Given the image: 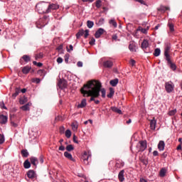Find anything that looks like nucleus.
<instances>
[{
	"mask_svg": "<svg viewBox=\"0 0 182 182\" xmlns=\"http://www.w3.org/2000/svg\"><path fill=\"white\" fill-rule=\"evenodd\" d=\"M80 92L84 97H90L89 102H95V105L100 103V100H96L102 93V97H106V90L102 88V83L96 80L88 81L87 84L84 85L81 88Z\"/></svg>",
	"mask_w": 182,
	"mask_h": 182,
	"instance_id": "nucleus-1",
	"label": "nucleus"
},
{
	"mask_svg": "<svg viewBox=\"0 0 182 182\" xmlns=\"http://www.w3.org/2000/svg\"><path fill=\"white\" fill-rule=\"evenodd\" d=\"M136 149H138V153L144 151L147 149V141H140L136 145Z\"/></svg>",
	"mask_w": 182,
	"mask_h": 182,
	"instance_id": "nucleus-2",
	"label": "nucleus"
},
{
	"mask_svg": "<svg viewBox=\"0 0 182 182\" xmlns=\"http://www.w3.org/2000/svg\"><path fill=\"white\" fill-rule=\"evenodd\" d=\"M56 9H59V5L51 4L48 6L46 11H43V14H50L52 11H55Z\"/></svg>",
	"mask_w": 182,
	"mask_h": 182,
	"instance_id": "nucleus-3",
	"label": "nucleus"
},
{
	"mask_svg": "<svg viewBox=\"0 0 182 182\" xmlns=\"http://www.w3.org/2000/svg\"><path fill=\"white\" fill-rule=\"evenodd\" d=\"M165 88H166L167 93H171V92H173V90H174V85L173 84V82L169 81L168 82H166Z\"/></svg>",
	"mask_w": 182,
	"mask_h": 182,
	"instance_id": "nucleus-4",
	"label": "nucleus"
},
{
	"mask_svg": "<svg viewBox=\"0 0 182 182\" xmlns=\"http://www.w3.org/2000/svg\"><path fill=\"white\" fill-rule=\"evenodd\" d=\"M48 18H49V16H44L42 19H40L38 22L37 28H43V26H45L48 23V22L45 21L43 23H41V22H43V21H46Z\"/></svg>",
	"mask_w": 182,
	"mask_h": 182,
	"instance_id": "nucleus-5",
	"label": "nucleus"
},
{
	"mask_svg": "<svg viewBox=\"0 0 182 182\" xmlns=\"http://www.w3.org/2000/svg\"><path fill=\"white\" fill-rule=\"evenodd\" d=\"M170 49H171V46L169 43L166 44L165 50H164V56L166 59L170 58V55L168 54L170 52Z\"/></svg>",
	"mask_w": 182,
	"mask_h": 182,
	"instance_id": "nucleus-6",
	"label": "nucleus"
},
{
	"mask_svg": "<svg viewBox=\"0 0 182 182\" xmlns=\"http://www.w3.org/2000/svg\"><path fill=\"white\" fill-rule=\"evenodd\" d=\"M166 60L171 70H176L177 69V65H176L174 63L171 62L170 58H166Z\"/></svg>",
	"mask_w": 182,
	"mask_h": 182,
	"instance_id": "nucleus-7",
	"label": "nucleus"
},
{
	"mask_svg": "<svg viewBox=\"0 0 182 182\" xmlns=\"http://www.w3.org/2000/svg\"><path fill=\"white\" fill-rule=\"evenodd\" d=\"M22 59H23V60H22ZM23 60H24V62H26V63L31 62V56H29L28 55H23L21 59L20 60L21 65H23Z\"/></svg>",
	"mask_w": 182,
	"mask_h": 182,
	"instance_id": "nucleus-8",
	"label": "nucleus"
},
{
	"mask_svg": "<svg viewBox=\"0 0 182 182\" xmlns=\"http://www.w3.org/2000/svg\"><path fill=\"white\" fill-rule=\"evenodd\" d=\"M68 86V82L65 80H60L58 82V87L60 89H65Z\"/></svg>",
	"mask_w": 182,
	"mask_h": 182,
	"instance_id": "nucleus-9",
	"label": "nucleus"
},
{
	"mask_svg": "<svg viewBox=\"0 0 182 182\" xmlns=\"http://www.w3.org/2000/svg\"><path fill=\"white\" fill-rule=\"evenodd\" d=\"M8 123V116L0 114V124H6Z\"/></svg>",
	"mask_w": 182,
	"mask_h": 182,
	"instance_id": "nucleus-10",
	"label": "nucleus"
},
{
	"mask_svg": "<svg viewBox=\"0 0 182 182\" xmlns=\"http://www.w3.org/2000/svg\"><path fill=\"white\" fill-rule=\"evenodd\" d=\"M103 33H105V29L103 28H99L95 34V36L97 39H99V38H100V36H102V35H103Z\"/></svg>",
	"mask_w": 182,
	"mask_h": 182,
	"instance_id": "nucleus-11",
	"label": "nucleus"
},
{
	"mask_svg": "<svg viewBox=\"0 0 182 182\" xmlns=\"http://www.w3.org/2000/svg\"><path fill=\"white\" fill-rule=\"evenodd\" d=\"M103 66L108 69H110L113 66V62H112L111 60H106L103 63Z\"/></svg>",
	"mask_w": 182,
	"mask_h": 182,
	"instance_id": "nucleus-12",
	"label": "nucleus"
},
{
	"mask_svg": "<svg viewBox=\"0 0 182 182\" xmlns=\"http://www.w3.org/2000/svg\"><path fill=\"white\" fill-rule=\"evenodd\" d=\"M36 176V173H35V171L29 170L27 172V177H28V178H35Z\"/></svg>",
	"mask_w": 182,
	"mask_h": 182,
	"instance_id": "nucleus-13",
	"label": "nucleus"
},
{
	"mask_svg": "<svg viewBox=\"0 0 182 182\" xmlns=\"http://www.w3.org/2000/svg\"><path fill=\"white\" fill-rule=\"evenodd\" d=\"M156 124H157V121L154 118L150 120V129L151 130H156Z\"/></svg>",
	"mask_w": 182,
	"mask_h": 182,
	"instance_id": "nucleus-14",
	"label": "nucleus"
},
{
	"mask_svg": "<svg viewBox=\"0 0 182 182\" xmlns=\"http://www.w3.org/2000/svg\"><path fill=\"white\" fill-rule=\"evenodd\" d=\"M118 178L121 182L124 181V170L120 171V172L118 174Z\"/></svg>",
	"mask_w": 182,
	"mask_h": 182,
	"instance_id": "nucleus-15",
	"label": "nucleus"
},
{
	"mask_svg": "<svg viewBox=\"0 0 182 182\" xmlns=\"http://www.w3.org/2000/svg\"><path fill=\"white\" fill-rule=\"evenodd\" d=\"M129 49L131 52H136V43L130 42Z\"/></svg>",
	"mask_w": 182,
	"mask_h": 182,
	"instance_id": "nucleus-16",
	"label": "nucleus"
},
{
	"mask_svg": "<svg viewBox=\"0 0 182 182\" xmlns=\"http://www.w3.org/2000/svg\"><path fill=\"white\" fill-rule=\"evenodd\" d=\"M87 103L86 102V99H82L80 104L77 105L78 109H83V107H86Z\"/></svg>",
	"mask_w": 182,
	"mask_h": 182,
	"instance_id": "nucleus-17",
	"label": "nucleus"
},
{
	"mask_svg": "<svg viewBox=\"0 0 182 182\" xmlns=\"http://www.w3.org/2000/svg\"><path fill=\"white\" fill-rule=\"evenodd\" d=\"M64 156L68 160H70L71 161H75V159H73V156H72L70 153L68 151L64 152Z\"/></svg>",
	"mask_w": 182,
	"mask_h": 182,
	"instance_id": "nucleus-18",
	"label": "nucleus"
},
{
	"mask_svg": "<svg viewBox=\"0 0 182 182\" xmlns=\"http://www.w3.org/2000/svg\"><path fill=\"white\" fill-rule=\"evenodd\" d=\"M141 49H143L144 50L145 49H147V48H149V41L147 40H144L143 42L141 43Z\"/></svg>",
	"mask_w": 182,
	"mask_h": 182,
	"instance_id": "nucleus-19",
	"label": "nucleus"
},
{
	"mask_svg": "<svg viewBox=\"0 0 182 182\" xmlns=\"http://www.w3.org/2000/svg\"><path fill=\"white\" fill-rule=\"evenodd\" d=\"M165 146H166V144L164 143V141H160L158 144L159 150H160V151H163V150H164Z\"/></svg>",
	"mask_w": 182,
	"mask_h": 182,
	"instance_id": "nucleus-20",
	"label": "nucleus"
},
{
	"mask_svg": "<svg viewBox=\"0 0 182 182\" xmlns=\"http://www.w3.org/2000/svg\"><path fill=\"white\" fill-rule=\"evenodd\" d=\"M139 161L144 164V166H147V164H149V160L143 156H139Z\"/></svg>",
	"mask_w": 182,
	"mask_h": 182,
	"instance_id": "nucleus-21",
	"label": "nucleus"
},
{
	"mask_svg": "<svg viewBox=\"0 0 182 182\" xmlns=\"http://www.w3.org/2000/svg\"><path fill=\"white\" fill-rule=\"evenodd\" d=\"M89 157H90V155L87 154V152L85 151L83 155H82V160L85 161V163L87 162V160H89ZM89 163L87 162V164Z\"/></svg>",
	"mask_w": 182,
	"mask_h": 182,
	"instance_id": "nucleus-22",
	"label": "nucleus"
},
{
	"mask_svg": "<svg viewBox=\"0 0 182 182\" xmlns=\"http://www.w3.org/2000/svg\"><path fill=\"white\" fill-rule=\"evenodd\" d=\"M31 68L28 65L27 66H25L24 68H23L22 69V73L24 74V75H28V72H31Z\"/></svg>",
	"mask_w": 182,
	"mask_h": 182,
	"instance_id": "nucleus-23",
	"label": "nucleus"
},
{
	"mask_svg": "<svg viewBox=\"0 0 182 182\" xmlns=\"http://www.w3.org/2000/svg\"><path fill=\"white\" fill-rule=\"evenodd\" d=\"M83 35H85V30H83V28H81L76 34L77 39H79V38H80V36H83Z\"/></svg>",
	"mask_w": 182,
	"mask_h": 182,
	"instance_id": "nucleus-24",
	"label": "nucleus"
},
{
	"mask_svg": "<svg viewBox=\"0 0 182 182\" xmlns=\"http://www.w3.org/2000/svg\"><path fill=\"white\" fill-rule=\"evenodd\" d=\"M111 110L114 112V113H117L118 114H122V111L120 109L117 108V107H111Z\"/></svg>",
	"mask_w": 182,
	"mask_h": 182,
	"instance_id": "nucleus-25",
	"label": "nucleus"
},
{
	"mask_svg": "<svg viewBox=\"0 0 182 182\" xmlns=\"http://www.w3.org/2000/svg\"><path fill=\"white\" fill-rule=\"evenodd\" d=\"M114 95V89L112 87H109V93L107 95L109 99H112L113 96Z\"/></svg>",
	"mask_w": 182,
	"mask_h": 182,
	"instance_id": "nucleus-26",
	"label": "nucleus"
},
{
	"mask_svg": "<svg viewBox=\"0 0 182 182\" xmlns=\"http://www.w3.org/2000/svg\"><path fill=\"white\" fill-rule=\"evenodd\" d=\"M30 161L31 164H33L35 167H36V164L38 163V158L32 156L30 158Z\"/></svg>",
	"mask_w": 182,
	"mask_h": 182,
	"instance_id": "nucleus-27",
	"label": "nucleus"
},
{
	"mask_svg": "<svg viewBox=\"0 0 182 182\" xmlns=\"http://www.w3.org/2000/svg\"><path fill=\"white\" fill-rule=\"evenodd\" d=\"M158 11H159L160 12H166V11H170V7H167V6H161Z\"/></svg>",
	"mask_w": 182,
	"mask_h": 182,
	"instance_id": "nucleus-28",
	"label": "nucleus"
},
{
	"mask_svg": "<svg viewBox=\"0 0 182 182\" xmlns=\"http://www.w3.org/2000/svg\"><path fill=\"white\" fill-rule=\"evenodd\" d=\"M117 83H119V79L112 80L109 82V84L111 85V86H113V87L117 86Z\"/></svg>",
	"mask_w": 182,
	"mask_h": 182,
	"instance_id": "nucleus-29",
	"label": "nucleus"
},
{
	"mask_svg": "<svg viewBox=\"0 0 182 182\" xmlns=\"http://www.w3.org/2000/svg\"><path fill=\"white\" fill-rule=\"evenodd\" d=\"M94 25H95V23L93 21H92L90 20H88L87 21V28H89V29H92V28H93Z\"/></svg>",
	"mask_w": 182,
	"mask_h": 182,
	"instance_id": "nucleus-30",
	"label": "nucleus"
},
{
	"mask_svg": "<svg viewBox=\"0 0 182 182\" xmlns=\"http://www.w3.org/2000/svg\"><path fill=\"white\" fill-rule=\"evenodd\" d=\"M21 156L23 157H28V156H29V152H28V150H26V149H22L21 150Z\"/></svg>",
	"mask_w": 182,
	"mask_h": 182,
	"instance_id": "nucleus-31",
	"label": "nucleus"
},
{
	"mask_svg": "<svg viewBox=\"0 0 182 182\" xmlns=\"http://www.w3.org/2000/svg\"><path fill=\"white\" fill-rule=\"evenodd\" d=\"M168 26L169 28V31L171 33H173V32H174V24H173L172 23L168 22Z\"/></svg>",
	"mask_w": 182,
	"mask_h": 182,
	"instance_id": "nucleus-32",
	"label": "nucleus"
},
{
	"mask_svg": "<svg viewBox=\"0 0 182 182\" xmlns=\"http://www.w3.org/2000/svg\"><path fill=\"white\" fill-rule=\"evenodd\" d=\"M19 93H21V90H19V88H16L15 92L12 95L13 99H15Z\"/></svg>",
	"mask_w": 182,
	"mask_h": 182,
	"instance_id": "nucleus-33",
	"label": "nucleus"
},
{
	"mask_svg": "<svg viewBox=\"0 0 182 182\" xmlns=\"http://www.w3.org/2000/svg\"><path fill=\"white\" fill-rule=\"evenodd\" d=\"M24 168H31V162L28 160H26L23 163Z\"/></svg>",
	"mask_w": 182,
	"mask_h": 182,
	"instance_id": "nucleus-34",
	"label": "nucleus"
},
{
	"mask_svg": "<svg viewBox=\"0 0 182 182\" xmlns=\"http://www.w3.org/2000/svg\"><path fill=\"white\" fill-rule=\"evenodd\" d=\"M29 106H31L30 103H27L25 105L22 106L21 109L23 110L24 112H26V110H29Z\"/></svg>",
	"mask_w": 182,
	"mask_h": 182,
	"instance_id": "nucleus-35",
	"label": "nucleus"
},
{
	"mask_svg": "<svg viewBox=\"0 0 182 182\" xmlns=\"http://www.w3.org/2000/svg\"><path fill=\"white\" fill-rule=\"evenodd\" d=\"M160 53H161L160 48H156L154 52V56H160Z\"/></svg>",
	"mask_w": 182,
	"mask_h": 182,
	"instance_id": "nucleus-36",
	"label": "nucleus"
},
{
	"mask_svg": "<svg viewBox=\"0 0 182 182\" xmlns=\"http://www.w3.org/2000/svg\"><path fill=\"white\" fill-rule=\"evenodd\" d=\"M26 102H28V98L25 97L20 98V100H19L20 105H25V103H26Z\"/></svg>",
	"mask_w": 182,
	"mask_h": 182,
	"instance_id": "nucleus-37",
	"label": "nucleus"
},
{
	"mask_svg": "<svg viewBox=\"0 0 182 182\" xmlns=\"http://www.w3.org/2000/svg\"><path fill=\"white\" fill-rule=\"evenodd\" d=\"M65 149H66L67 151H72L75 150V147H73V145H72V144L68 145Z\"/></svg>",
	"mask_w": 182,
	"mask_h": 182,
	"instance_id": "nucleus-38",
	"label": "nucleus"
},
{
	"mask_svg": "<svg viewBox=\"0 0 182 182\" xmlns=\"http://www.w3.org/2000/svg\"><path fill=\"white\" fill-rule=\"evenodd\" d=\"M71 136H72V132H70V129H67L65 131V137H67V139H70Z\"/></svg>",
	"mask_w": 182,
	"mask_h": 182,
	"instance_id": "nucleus-39",
	"label": "nucleus"
},
{
	"mask_svg": "<svg viewBox=\"0 0 182 182\" xmlns=\"http://www.w3.org/2000/svg\"><path fill=\"white\" fill-rule=\"evenodd\" d=\"M42 58H43V53H40L39 54H36L35 55L36 60H38V59H42Z\"/></svg>",
	"mask_w": 182,
	"mask_h": 182,
	"instance_id": "nucleus-40",
	"label": "nucleus"
},
{
	"mask_svg": "<svg viewBox=\"0 0 182 182\" xmlns=\"http://www.w3.org/2000/svg\"><path fill=\"white\" fill-rule=\"evenodd\" d=\"M166 171L164 168L161 169L160 172H159V175L161 177H164V176H166Z\"/></svg>",
	"mask_w": 182,
	"mask_h": 182,
	"instance_id": "nucleus-41",
	"label": "nucleus"
},
{
	"mask_svg": "<svg viewBox=\"0 0 182 182\" xmlns=\"http://www.w3.org/2000/svg\"><path fill=\"white\" fill-rule=\"evenodd\" d=\"M109 23H110V25H112V26H114V28H117V23L116 22V21H114L113 19L110 20Z\"/></svg>",
	"mask_w": 182,
	"mask_h": 182,
	"instance_id": "nucleus-42",
	"label": "nucleus"
},
{
	"mask_svg": "<svg viewBox=\"0 0 182 182\" xmlns=\"http://www.w3.org/2000/svg\"><path fill=\"white\" fill-rule=\"evenodd\" d=\"M5 142V136L3 134H0V144H4Z\"/></svg>",
	"mask_w": 182,
	"mask_h": 182,
	"instance_id": "nucleus-43",
	"label": "nucleus"
},
{
	"mask_svg": "<svg viewBox=\"0 0 182 182\" xmlns=\"http://www.w3.org/2000/svg\"><path fill=\"white\" fill-rule=\"evenodd\" d=\"M137 31H140L142 33H147V29L143 28L141 27H139V29Z\"/></svg>",
	"mask_w": 182,
	"mask_h": 182,
	"instance_id": "nucleus-44",
	"label": "nucleus"
},
{
	"mask_svg": "<svg viewBox=\"0 0 182 182\" xmlns=\"http://www.w3.org/2000/svg\"><path fill=\"white\" fill-rule=\"evenodd\" d=\"M177 113V109L171 110L168 112L169 116H174V114Z\"/></svg>",
	"mask_w": 182,
	"mask_h": 182,
	"instance_id": "nucleus-45",
	"label": "nucleus"
},
{
	"mask_svg": "<svg viewBox=\"0 0 182 182\" xmlns=\"http://www.w3.org/2000/svg\"><path fill=\"white\" fill-rule=\"evenodd\" d=\"M95 42H96V40L95 39V38L92 37L91 38V40L90 41L89 43H90V45L93 46V45H95Z\"/></svg>",
	"mask_w": 182,
	"mask_h": 182,
	"instance_id": "nucleus-46",
	"label": "nucleus"
},
{
	"mask_svg": "<svg viewBox=\"0 0 182 182\" xmlns=\"http://www.w3.org/2000/svg\"><path fill=\"white\" fill-rule=\"evenodd\" d=\"M95 5L97 8H100V6H102V1L100 0L97 1Z\"/></svg>",
	"mask_w": 182,
	"mask_h": 182,
	"instance_id": "nucleus-47",
	"label": "nucleus"
},
{
	"mask_svg": "<svg viewBox=\"0 0 182 182\" xmlns=\"http://www.w3.org/2000/svg\"><path fill=\"white\" fill-rule=\"evenodd\" d=\"M84 38L86 39V38H87L88 36H89V30H85V31H84Z\"/></svg>",
	"mask_w": 182,
	"mask_h": 182,
	"instance_id": "nucleus-48",
	"label": "nucleus"
},
{
	"mask_svg": "<svg viewBox=\"0 0 182 182\" xmlns=\"http://www.w3.org/2000/svg\"><path fill=\"white\" fill-rule=\"evenodd\" d=\"M60 134H65V127H60Z\"/></svg>",
	"mask_w": 182,
	"mask_h": 182,
	"instance_id": "nucleus-49",
	"label": "nucleus"
},
{
	"mask_svg": "<svg viewBox=\"0 0 182 182\" xmlns=\"http://www.w3.org/2000/svg\"><path fill=\"white\" fill-rule=\"evenodd\" d=\"M73 141L74 143H76L77 144H79V141H77V136H76V135H73Z\"/></svg>",
	"mask_w": 182,
	"mask_h": 182,
	"instance_id": "nucleus-50",
	"label": "nucleus"
},
{
	"mask_svg": "<svg viewBox=\"0 0 182 182\" xmlns=\"http://www.w3.org/2000/svg\"><path fill=\"white\" fill-rule=\"evenodd\" d=\"M0 107H1V109H6V107L5 106V103H4V102H0Z\"/></svg>",
	"mask_w": 182,
	"mask_h": 182,
	"instance_id": "nucleus-51",
	"label": "nucleus"
},
{
	"mask_svg": "<svg viewBox=\"0 0 182 182\" xmlns=\"http://www.w3.org/2000/svg\"><path fill=\"white\" fill-rule=\"evenodd\" d=\"M77 66L78 68H82V66H83V63H82L81 61H78V62L77 63Z\"/></svg>",
	"mask_w": 182,
	"mask_h": 182,
	"instance_id": "nucleus-52",
	"label": "nucleus"
},
{
	"mask_svg": "<svg viewBox=\"0 0 182 182\" xmlns=\"http://www.w3.org/2000/svg\"><path fill=\"white\" fill-rule=\"evenodd\" d=\"M33 82H36V83H41V79L34 78V79H33Z\"/></svg>",
	"mask_w": 182,
	"mask_h": 182,
	"instance_id": "nucleus-53",
	"label": "nucleus"
},
{
	"mask_svg": "<svg viewBox=\"0 0 182 182\" xmlns=\"http://www.w3.org/2000/svg\"><path fill=\"white\" fill-rule=\"evenodd\" d=\"M36 8L37 9H41V8H43V5H42L41 4H36Z\"/></svg>",
	"mask_w": 182,
	"mask_h": 182,
	"instance_id": "nucleus-54",
	"label": "nucleus"
},
{
	"mask_svg": "<svg viewBox=\"0 0 182 182\" xmlns=\"http://www.w3.org/2000/svg\"><path fill=\"white\" fill-rule=\"evenodd\" d=\"M57 62L58 63H62V62H63V59L62 58L59 57L57 58Z\"/></svg>",
	"mask_w": 182,
	"mask_h": 182,
	"instance_id": "nucleus-55",
	"label": "nucleus"
},
{
	"mask_svg": "<svg viewBox=\"0 0 182 182\" xmlns=\"http://www.w3.org/2000/svg\"><path fill=\"white\" fill-rule=\"evenodd\" d=\"M58 150H60V151H65V147L63 146V145H60Z\"/></svg>",
	"mask_w": 182,
	"mask_h": 182,
	"instance_id": "nucleus-56",
	"label": "nucleus"
},
{
	"mask_svg": "<svg viewBox=\"0 0 182 182\" xmlns=\"http://www.w3.org/2000/svg\"><path fill=\"white\" fill-rule=\"evenodd\" d=\"M62 49H63V45L62 44L57 48V50H62Z\"/></svg>",
	"mask_w": 182,
	"mask_h": 182,
	"instance_id": "nucleus-57",
	"label": "nucleus"
},
{
	"mask_svg": "<svg viewBox=\"0 0 182 182\" xmlns=\"http://www.w3.org/2000/svg\"><path fill=\"white\" fill-rule=\"evenodd\" d=\"M137 2H139V4H141L142 5H146V2L143 0H137Z\"/></svg>",
	"mask_w": 182,
	"mask_h": 182,
	"instance_id": "nucleus-58",
	"label": "nucleus"
},
{
	"mask_svg": "<svg viewBox=\"0 0 182 182\" xmlns=\"http://www.w3.org/2000/svg\"><path fill=\"white\" fill-rule=\"evenodd\" d=\"M153 156H159V151H154V152H153Z\"/></svg>",
	"mask_w": 182,
	"mask_h": 182,
	"instance_id": "nucleus-59",
	"label": "nucleus"
},
{
	"mask_svg": "<svg viewBox=\"0 0 182 182\" xmlns=\"http://www.w3.org/2000/svg\"><path fill=\"white\" fill-rule=\"evenodd\" d=\"M130 64L132 65V66H134V65H136V61L134 60H131Z\"/></svg>",
	"mask_w": 182,
	"mask_h": 182,
	"instance_id": "nucleus-60",
	"label": "nucleus"
},
{
	"mask_svg": "<svg viewBox=\"0 0 182 182\" xmlns=\"http://www.w3.org/2000/svg\"><path fill=\"white\" fill-rule=\"evenodd\" d=\"M112 39H113V41H117V35H113Z\"/></svg>",
	"mask_w": 182,
	"mask_h": 182,
	"instance_id": "nucleus-61",
	"label": "nucleus"
},
{
	"mask_svg": "<svg viewBox=\"0 0 182 182\" xmlns=\"http://www.w3.org/2000/svg\"><path fill=\"white\" fill-rule=\"evenodd\" d=\"M11 125L13 126V127H18V124L15 122H11Z\"/></svg>",
	"mask_w": 182,
	"mask_h": 182,
	"instance_id": "nucleus-62",
	"label": "nucleus"
},
{
	"mask_svg": "<svg viewBox=\"0 0 182 182\" xmlns=\"http://www.w3.org/2000/svg\"><path fill=\"white\" fill-rule=\"evenodd\" d=\"M40 163L43 164V156H40Z\"/></svg>",
	"mask_w": 182,
	"mask_h": 182,
	"instance_id": "nucleus-63",
	"label": "nucleus"
},
{
	"mask_svg": "<svg viewBox=\"0 0 182 182\" xmlns=\"http://www.w3.org/2000/svg\"><path fill=\"white\" fill-rule=\"evenodd\" d=\"M140 182H147V180L141 178H140Z\"/></svg>",
	"mask_w": 182,
	"mask_h": 182,
	"instance_id": "nucleus-64",
	"label": "nucleus"
}]
</instances>
